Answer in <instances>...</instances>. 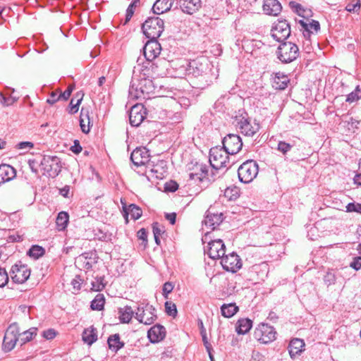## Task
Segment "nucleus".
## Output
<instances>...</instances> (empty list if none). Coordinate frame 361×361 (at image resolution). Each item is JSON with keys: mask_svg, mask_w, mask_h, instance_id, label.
Returning a JSON list of instances; mask_svg holds the SVG:
<instances>
[{"mask_svg": "<svg viewBox=\"0 0 361 361\" xmlns=\"http://www.w3.org/2000/svg\"><path fill=\"white\" fill-rule=\"evenodd\" d=\"M164 29V20L159 17L148 18L142 25V32L148 39H157Z\"/></svg>", "mask_w": 361, "mask_h": 361, "instance_id": "1", "label": "nucleus"}, {"mask_svg": "<svg viewBox=\"0 0 361 361\" xmlns=\"http://www.w3.org/2000/svg\"><path fill=\"white\" fill-rule=\"evenodd\" d=\"M277 56L282 63H290L295 61L299 56V48L293 42H283L277 49Z\"/></svg>", "mask_w": 361, "mask_h": 361, "instance_id": "2", "label": "nucleus"}, {"mask_svg": "<svg viewBox=\"0 0 361 361\" xmlns=\"http://www.w3.org/2000/svg\"><path fill=\"white\" fill-rule=\"evenodd\" d=\"M226 150L223 147H214L209 151V163L215 169L228 167L229 157Z\"/></svg>", "mask_w": 361, "mask_h": 361, "instance_id": "3", "label": "nucleus"}, {"mask_svg": "<svg viewBox=\"0 0 361 361\" xmlns=\"http://www.w3.org/2000/svg\"><path fill=\"white\" fill-rule=\"evenodd\" d=\"M259 171L258 164L250 159L242 164L238 169V175L240 182L249 183L257 176Z\"/></svg>", "mask_w": 361, "mask_h": 361, "instance_id": "4", "label": "nucleus"}, {"mask_svg": "<svg viewBox=\"0 0 361 361\" xmlns=\"http://www.w3.org/2000/svg\"><path fill=\"white\" fill-rule=\"evenodd\" d=\"M236 126L240 133L246 136L252 137L259 130V124L255 121L252 123L251 119L245 114L235 117Z\"/></svg>", "mask_w": 361, "mask_h": 361, "instance_id": "5", "label": "nucleus"}, {"mask_svg": "<svg viewBox=\"0 0 361 361\" xmlns=\"http://www.w3.org/2000/svg\"><path fill=\"white\" fill-rule=\"evenodd\" d=\"M274 328L264 323L259 324L255 329L253 336L262 343H269L276 339Z\"/></svg>", "mask_w": 361, "mask_h": 361, "instance_id": "6", "label": "nucleus"}, {"mask_svg": "<svg viewBox=\"0 0 361 361\" xmlns=\"http://www.w3.org/2000/svg\"><path fill=\"white\" fill-rule=\"evenodd\" d=\"M19 328L16 323L11 324L6 329L3 341V350L5 352L12 350L18 341Z\"/></svg>", "mask_w": 361, "mask_h": 361, "instance_id": "7", "label": "nucleus"}, {"mask_svg": "<svg viewBox=\"0 0 361 361\" xmlns=\"http://www.w3.org/2000/svg\"><path fill=\"white\" fill-rule=\"evenodd\" d=\"M40 166L49 176H56L61 171V161L56 156H44L40 161Z\"/></svg>", "mask_w": 361, "mask_h": 361, "instance_id": "8", "label": "nucleus"}, {"mask_svg": "<svg viewBox=\"0 0 361 361\" xmlns=\"http://www.w3.org/2000/svg\"><path fill=\"white\" fill-rule=\"evenodd\" d=\"M156 310L152 305H146L145 307H138L135 313V318L139 322L145 325H150L157 319Z\"/></svg>", "mask_w": 361, "mask_h": 361, "instance_id": "9", "label": "nucleus"}, {"mask_svg": "<svg viewBox=\"0 0 361 361\" xmlns=\"http://www.w3.org/2000/svg\"><path fill=\"white\" fill-rule=\"evenodd\" d=\"M10 273L11 279L14 283H23L29 279L30 270L27 265L19 262V263L12 266Z\"/></svg>", "mask_w": 361, "mask_h": 361, "instance_id": "10", "label": "nucleus"}, {"mask_svg": "<svg viewBox=\"0 0 361 361\" xmlns=\"http://www.w3.org/2000/svg\"><path fill=\"white\" fill-rule=\"evenodd\" d=\"M290 35V26L286 20H279L271 29V36L278 42H283Z\"/></svg>", "mask_w": 361, "mask_h": 361, "instance_id": "11", "label": "nucleus"}, {"mask_svg": "<svg viewBox=\"0 0 361 361\" xmlns=\"http://www.w3.org/2000/svg\"><path fill=\"white\" fill-rule=\"evenodd\" d=\"M223 147L230 154H237L243 147V142L239 135L236 134H228L223 140Z\"/></svg>", "mask_w": 361, "mask_h": 361, "instance_id": "12", "label": "nucleus"}, {"mask_svg": "<svg viewBox=\"0 0 361 361\" xmlns=\"http://www.w3.org/2000/svg\"><path fill=\"white\" fill-rule=\"evenodd\" d=\"M221 264L224 270L235 273L241 268L242 261L236 253L232 252L221 257Z\"/></svg>", "mask_w": 361, "mask_h": 361, "instance_id": "13", "label": "nucleus"}, {"mask_svg": "<svg viewBox=\"0 0 361 361\" xmlns=\"http://www.w3.org/2000/svg\"><path fill=\"white\" fill-rule=\"evenodd\" d=\"M146 116V109L141 104L133 106L129 113L130 123L133 126L137 127L144 121Z\"/></svg>", "mask_w": 361, "mask_h": 361, "instance_id": "14", "label": "nucleus"}, {"mask_svg": "<svg viewBox=\"0 0 361 361\" xmlns=\"http://www.w3.org/2000/svg\"><path fill=\"white\" fill-rule=\"evenodd\" d=\"M225 245L221 240H214L208 243L207 252L210 258L219 259L225 255Z\"/></svg>", "mask_w": 361, "mask_h": 361, "instance_id": "15", "label": "nucleus"}, {"mask_svg": "<svg viewBox=\"0 0 361 361\" xmlns=\"http://www.w3.org/2000/svg\"><path fill=\"white\" fill-rule=\"evenodd\" d=\"M161 45L157 39H149L143 47V52L147 61H152L156 59L161 52Z\"/></svg>", "mask_w": 361, "mask_h": 361, "instance_id": "16", "label": "nucleus"}, {"mask_svg": "<svg viewBox=\"0 0 361 361\" xmlns=\"http://www.w3.org/2000/svg\"><path fill=\"white\" fill-rule=\"evenodd\" d=\"M130 160L136 166L146 165L149 161V151L143 148H136L130 154Z\"/></svg>", "mask_w": 361, "mask_h": 361, "instance_id": "17", "label": "nucleus"}, {"mask_svg": "<svg viewBox=\"0 0 361 361\" xmlns=\"http://www.w3.org/2000/svg\"><path fill=\"white\" fill-rule=\"evenodd\" d=\"M296 21L300 25L303 36L308 42L313 31L317 32L320 29L319 23L314 20H297Z\"/></svg>", "mask_w": 361, "mask_h": 361, "instance_id": "18", "label": "nucleus"}, {"mask_svg": "<svg viewBox=\"0 0 361 361\" xmlns=\"http://www.w3.org/2000/svg\"><path fill=\"white\" fill-rule=\"evenodd\" d=\"M208 63L206 60H204V63L196 60L190 63L189 71L190 73L192 74L195 78H206L208 74Z\"/></svg>", "mask_w": 361, "mask_h": 361, "instance_id": "19", "label": "nucleus"}, {"mask_svg": "<svg viewBox=\"0 0 361 361\" xmlns=\"http://www.w3.org/2000/svg\"><path fill=\"white\" fill-rule=\"evenodd\" d=\"M165 328L160 325L156 324L150 328L147 331V337L152 343H157L165 338Z\"/></svg>", "mask_w": 361, "mask_h": 361, "instance_id": "20", "label": "nucleus"}, {"mask_svg": "<svg viewBox=\"0 0 361 361\" xmlns=\"http://www.w3.org/2000/svg\"><path fill=\"white\" fill-rule=\"evenodd\" d=\"M16 176V169L8 164L0 165V185L11 181Z\"/></svg>", "mask_w": 361, "mask_h": 361, "instance_id": "21", "label": "nucleus"}, {"mask_svg": "<svg viewBox=\"0 0 361 361\" xmlns=\"http://www.w3.org/2000/svg\"><path fill=\"white\" fill-rule=\"evenodd\" d=\"M282 10V6L278 0H264L263 4L264 12L270 16H277Z\"/></svg>", "mask_w": 361, "mask_h": 361, "instance_id": "22", "label": "nucleus"}, {"mask_svg": "<svg viewBox=\"0 0 361 361\" xmlns=\"http://www.w3.org/2000/svg\"><path fill=\"white\" fill-rule=\"evenodd\" d=\"M222 213L213 214L209 210L207 211L203 224L204 226L212 230H214L216 226H219L223 221Z\"/></svg>", "mask_w": 361, "mask_h": 361, "instance_id": "23", "label": "nucleus"}, {"mask_svg": "<svg viewBox=\"0 0 361 361\" xmlns=\"http://www.w3.org/2000/svg\"><path fill=\"white\" fill-rule=\"evenodd\" d=\"M201 7V0H181L180 8L188 14H192Z\"/></svg>", "mask_w": 361, "mask_h": 361, "instance_id": "24", "label": "nucleus"}, {"mask_svg": "<svg viewBox=\"0 0 361 361\" xmlns=\"http://www.w3.org/2000/svg\"><path fill=\"white\" fill-rule=\"evenodd\" d=\"M173 4V0H157L152 6V11L157 15L164 13L171 8Z\"/></svg>", "mask_w": 361, "mask_h": 361, "instance_id": "25", "label": "nucleus"}, {"mask_svg": "<svg viewBox=\"0 0 361 361\" xmlns=\"http://www.w3.org/2000/svg\"><path fill=\"white\" fill-rule=\"evenodd\" d=\"M305 346L303 340L300 338H293L290 341L288 345V352L291 358H294L296 355H299Z\"/></svg>", "mask_w": 361, "mask_h": 361, "instance_id": "26", "label": "nucleus"}, {"mask_svg": "<svg viewBox=\"0 0 361 361\" xmlns=\"http://www.w3.org/2000/svg\"><path fill=\"white\" fill-rule=\"evenodd\" d=\"M288 82L289 79L286 75L276 73L273 78L272 87L276 90H285Z\"/></svg>", "mask_w": 361, "mask_h": 361, "instance_id": "27", "label": "nucleus"}, {"mask_svg": "<svg viewBox=\"0 0 361 361\" xmlns=\"http://www.w3.org/2000/svg\"><path fill=\"white\" fill-rule=\"evenodd\" d=\"M90 114L87 109L82 108L80 116V126L82 131L84 133H88L90 132Z\"/></svg>", "mask_w": 361, "mask_h": 361, "instance_id": "28", "label": "nucleus"}, {"mask_svg": "<svg viewBox=\"0 0 361 361\" xmlns=\"http://www.w3.org/2000/svg\"><path fill=\"white\" fill-rule=\"evenodd\" d=\"M207 173V166L203 164H197L195 166V171L191 172L189 173V177L190 180H202L203 178H205Z\"/></svg>", "mask_w": 361, "mask_h": 361, "instance_id": "29", "label": "nucleus"}, {"mask_svg": "<svg viewBox=\"0 0 361 361\" xmlns=\"http://www.w3.org/2000/svg\"><path fill=\"white\" fill-rule=\"evenodd\" d=\"M252 326V321L250 319H240L236 324V332L238 334H245L247 333Z\"/></svg>", "mask_w": 361, "mask_h": 361, "instance_id": "30", "label": "nucleus"}, {"mask_svg": "<svg viewBox=\"0 0 361 361\" xmlns=\"http://www.w3.org/2000/svg\"><path fill=\"white\" fill-rule=\"evenodd\" d=\"M124 216L128 221V215L130 214L134 220L138 219L142 216L141 209L134 204H131L128 208L123 207Z\"/></svg>", "mask_w": 361, "mask_h": 361, "instance_id": "31", "label": "nucleus"}, {"mask_svg": "<svg viewBox=\"0 0 361 361\" xmlns=\"http://www.w3.org/2000/svg\"><path fill=\"white\" fill-rule=\"evenodd\" d=\"M107 343L109 348L115 352H117L124 345V343L120 341V336L118 334L110 336L108 338Z\"/></svg>", "mask_w": 361, "mask_h": 361, "instance_id": "32", "label": "nucleus"}, {"mask_svg": "<svg viewBox=\"0 0 361 361\" xmlns=\"http://www.w3.org/2000/svg\"><path fill=\"white\" fill-rule=\"evenodd\" d=\"M133 314L134 312L130 306H126L118 310L119 319L121 323H129Z\"/></svg>", "mask_w": 361, "mask_h": 361, "instance_id": "33", "label": "nucleus"}, {"mask_svg": "<svg viewBox=\"0 0 361 361\" xmlns=\"http://www.w3.org/2000/svg\"><path fill=\"white\" fill-rule=\"evenodd\" d=\"M97 339V329L94 327H91L90 329H85L82 333V340L83 341L88 344L92 345L94 343Z\"/></svg>", "mask_w": 361, "mask_h": 361, "instance_id": "34", "label": "nucleus"}, {"mask_svg": "<svg viewBox=\"0 0 361 361\" xmlns=\"http://www.w3.org/2000/svg\"><path fill=\"white\" fill-rule=\"evenodd\" d=\"M221 311L224 317L230 318L238 311V307L235 303L224 304L221 307Z\"/></svg>", "mask_w": 361, "mask_h": 361, "instance_id": "35", "label": "nucleus"}, {"mask_svg": "<svg viewBox=\"0 0 361 361\" xmlns=\"http://www.w3.org/2000/svg\"><path fill=\"white\" fill-rule=\"evenodd\" d=\"M68 219L69 216L67 212H61L59 213L56 219V224L59 231H63L66 228L68 223Z\"/></svg>", "mask_w": 361, "mask_h": 361, "instance_id": "36", "label": "nucleus"}, {"mask_svg": "<svg viewBox=\"0 0 361 361\" xmlns=\"http://www.w3.org/2000/svg\"><path fill=\"white\" fill-rule=\"evenodd\" d=\"M105 303V298L103 294L98 293L91 302L90 307L93 310L100 311L103 310Z\"/></svg>", "mask_w": 361, "mask_h": 361, "instance_id": "37", "label": "nucleus"}, {"mask_svg": "<svg viewBox=\"0 0 361 361\" xmlns=\"http://www.w3.org/2000/svg\"><path fill=\"white\" fill-rule=\"evenodd\" d=\"M224 196L229 201L235 200L240 196V189L236 186L228 187L224 191Z\"/></svg>", "mask_w": 361, "mask_h": 361, "instance_id": "38", "label": "nucleus"}, {"mask_svg": "<svg viewBox=\"0 0 361 361\" xmlns=\"http://www.w3.org/2000/svg\"><path fill=\"white\" fill-rule=\"evenodd\" d=\"M37 329L32 327L29 329L27 331H25L23 334H20L19 336H20V341L21 342V344H24L27 342H29L31 341L33 338V336L37 335Z\"/></svg>", "mask_w": 361, "mask_h": 361, "instance_id": "39", "label": "nucleus"}, {"mask_svg": "<svg viewBox=\"0 0 361 361\" xmlns=\"http://www.w3.org/2000/svg\"><path fill=\"white\" fill-rule=\"evenodd\" d=\"M44 254V249L39 245H32L27 251V255L34 259H38Z\"/></svg>", "mask_w": 361, "mask_h": 361, "instance_id": "40", "label": "nucleus"}, {"mask_svg": "<svg viewBox=\"0 0 361 361\" xmlns=\"http://www.w3.org/2000/svg\"><path fill=\"white\" fill-rule=\"evenodd\" d=\"M361 99V89L357 86L354 91L350 92L346 96L345 102L348 103H353Z\"/></svg>", "mask_w": 361, "mask_h": 361, "instance_id": "41", "label": "nucleus"}, {"mask_svg": "<svg viewBox=\"0 0 361 361\" xmlns=\"http://www.w3.org/2000/svg\"><path fill=\"white\" fill-rule=\"evenodd\" d=\"M135 85L134 80H132L129 88V94L132 98L137 99L140 97V93H144L145 90L142 89V86H140L138 90L137 87H135Z\"/></svg>", "mask_w": 361, "mask_h": 361, "instance_id": "42", "label": "nucleus"}, {"mask_svg": "<svg viewBox=\"0 0 361 361\" xmlns=\"http://www.w3.org/2000/svg\"><path fill=\"white\" fill-rule=\"evenodd\" d=\"M139 1L140 0H133L128 6L126 10L125 24L131 19L135 12V8L137 6Z\"/></svg>", "mask_w": 361, "mask_h": 361, "instance_id": "43", "label": "nucleus"}, {"mask_svg": "<svg viewBox=\"0 0 361 361\" xmlns=\"http://www.w3.org/2000/svg\"><path fill=\"white\" fill-rule=\"evenodd\" d=\"M104 277H97L95 278V281L92 282V290L94 291H101L105 287V284L104 283Z\"/></svg>", "mask_w": 361, "mask_h": 361, "instance_id": "44", "label": "nucleus"}, {"mask_svg": "<svg viewBox=\"0 0 361 361\" xmlns=\"http://www.w3.org/2000/svg\"><path fill=\"white\" fill-rule=\"evenodd\" d=\"M165 309H166V312L168 315L169 316H172V317H176V314H177V310H176V306L174 303L171 302H165Z\"/></svg>", "mask_w": 361, "mask_h": 361, "instance_id": "45", "label": "nucleus"}, {"mask_svg": "<svg viewBox=\"0 0 361 361\" xmlns=\"http://www.w3.org/2000/svg\"><path fill=\"white\" fill-rule=\"evenodd\" d=\"M289 6L299 16H301L303 10L305 8L300 4H299L296 1H294L289 2Z\"/></svg>", "mask_w": 361, "mask_h": 361, "instance_id": "46", "label": "nucleus"}, {"mask_svg": "<svg viewBox=\"0 0 361 361\" xmlns=\"http://www.w3.org/2000/svg\"><path fill=\"white\" fill-rule=\"evenodd\" d=\"M360 8V0H353V2L349 3L346 6L345 9L348 12H356Z\"/></svg>", "mask_w": 361, "mask_h": 361, "instance_id": "47", "label": "nucleus"}, {"mask_svg": "<svg viewBox=\"0 0 361 361\" xmlns=\"http://www.w3.org/2000/svg\"><path fill=\"white\" fill-rule=\"evenodd\" d=\"M0 97L1 98V103L6 106H10L18 100V97H13L12 95H10L9 97H6L3 94H1Z\"/></svg>", "mask_w": 361, "mask_h": 361, "instance_id": "48", "label": "nucleus"}, {"mask_svg": "<svg viewBox=\"0 0 361 361\" xmlns=\"http://www.w3.org/2000/svg\"><path fill=\"white\" fill-rule=\"evenodd\" d=\"M8 282V275L4 268H0V288L4 287Z\"/></svg>", "mask_w": 361, "mask_h": 361, "instance_id": "49", "label": "nucleus"}, {"mask_svg": "<svg viewBox=\"0 0 361 361\" xmlns=\"http://www.w3.org/2000/svg\"><path fill=\"white\" fill-rule=\"evenodd\" d=\"M346 212H357L361 214V204L350 202L346 206Z\"/></svg>", "mask_w": 361, "mask_h": 361, "instance_id": "50", "label": "nucleus"}, {"mask_svg": "<svg viewBox=\"0 0 361 361\" xmlns=\"http://www.w3.org/2000/svg\"><path fill=\"white\" fill-rule=\"evenodd\" d=\"M292 148V145L286 142L280 141L278 143V150L281 152L283 154L287 153Z\"/></svg>", "mask_w": 361, "mask_h": 361, "instance_id": "51", "label": "nucleus"}, {"mask_svg": "<svg viewBox=\"0 0 361 361\" xmlns=\"http://www.w3.org/2000/svg\"><path fill=\"white\" fill-rule=\"evenodd\" d=\"M94 236L96 238H97L99 240L101 241H109L111 240V235L107 234L106 233L103 232L101 230H98L95 233Z\"/></svg>", "mask_w": 361, "mask_h": 361, "instance_id": "52", "label": "nucleus"}, {"mask_svg": "<svg viewBox=\"0 0 361 361\" xmlns=\"http://www.w3.org/2000/svg\"><path fill=\"white\" fill-rule=\"evenodd\" d=\"M174 286L170 282H166L162 288V294L165 298H168V295L172 292Z\"/></svg>", "mask_w": 361, "mask_h": 361, "instance_id": "53", "label": "nucleus"}, {"mask_svg": "<svg viewBox=\"0 0 361 361\" xmlns=\"http://www.w3.org/2000/svg\"><path fill=\"white\" fill-rule=\"evenodd\" d=\"M350 267L356 271L360 270L361 269V256L355 257L350 262Z\"/></svg>", "mask_w": 361, "mask_h": 361, "instance_id": "54", "label": "nucleus"}, {"mask_svg": "<svg viewBox=\"0 0 361 361\" xmlns=\"http://www.w3.org/2000/svg\"><path fill=\"white\" fill-rule=\"evenodd\" d=\"M324 281L325 283L329 286L331 284H334L336 281V278L334 274L331 272H328L324 278Z\"/></svg>", "mask_w": 361, "mask_h": 361, "instance_id": "55", "label": "nucleus"}, {"mask_svg": "<svg viewBox=\"0 0 361 361\" xmlns=\"http://www.w3.org/2000/svg\"><path fill=\"white\" fill-rule=\"evenodd\" d=\"M165 190L169 192H175L178 188V185L175 181H170L165 184Z\"/></svg>", "mask_w": 361, "mask_h": 361, "instance_id": "56", "label": "nucleus"}, {"mask_svg": "<svg viewBox=\"0 0 361 361\" xmlns=\"http://www.w3.org/2000/svg\"><path fill=\"white\" fill-rule=\"evenodd\" d=\"M59 99H60L59 94L56 92H52L50 94L49 98L47 99V102L50 104H54Z\"/></svg>", "mask_w": 361, "mask_h": 361, "instance_id": "57", "label": "nucleus"}, {"mask_svg": "<svg viewBox=\"0 0 361 361\" xmlns=\"http://www.w3.org/2000/svg\"><path fill=\"white\" fill-rule=\"evenodd\" d=\"M56 334L55 330L49 329L42 332V336L47 340H51L56 336Z\"/></svg>", "mask_w": 361, "mask_h": 361, "instance_id": "58", "label": "nucleus"}, {"mask_svg": "<svg viewBox=\"0 0 361 361\" xmlns=\"http://www.w3.org/2000/svg\"><path fill=\"white\" fill-rule=\"evenodd\" d=\"M81 101H82V98L78 99L77 100L76 103L74 104L73 103V99H71V103H70V106H71V109H70V111H69L70 114H73L76 113L78 111V106H79Z\"/></svg>", "mask_w": 361, "mask_h": 361, "instance_id": "59", "label": "nucleus"}, {"mask_svg": "<svg viewBox=\"0 0 361 361\" xmlns=\"http://www.w3.org/2000/svg\"><path fill=\"white\" fill-rule=\"evenodd\" d=\"M152 231L154 235H161L164 232L163 227L161 226L159 223L155 222L152 224Z\"/></svg>", "mask_w": 361, "mask_h": 361, "instance_id": "60", "label": "nucleus"}, {"mask_svg": "<svg viewBox=\"0 0 361 361\" xmlns=\"http://www.w3.org/2000/svg\"><path fill=\"white\" fill-rule=\"evenodd\" d=\"M82 279L79 276H76L71 281V284L75 290H80L81 288Z\"/></svg>", "mask_w": 361, "mask_h": 361, "instance_id": "61", "label": "nucleus"}, {"mask_svg": "<svg viewBox=\"0 0 361 361\" xmlns=\"http://www.w3.org/2000/svg\"><path fill=\"white\" fill-rule=\"evenodd\" d=\"M201 335L202 337V341H203L204 345L205 348H207V350L208 352H209V350H211V349H212V345L207 340L205 329H203L202 331H201Z\"/></svg>", "mask_w": 361, "mask_h": 361, "instance_id": "62", "label": "nucleus"}, {"mask_svg": "<svg viewBox=\"0 0 361 361\" xmlns=\"http://www.w3.org/2000/svg\"><path fill=\"white\" fill-rule=\"evenodd\" d=\"M73 91V87L69 86L63 92H60L59 96L60 99H63V100H67Z\"/></svg>", "mask_w": 361, "mask_h": 361, "instance_id": "63", "label": "nucleus"}, {"mask_svg": "<svg viewBox=\"0 0 361 361\" xmlns=\"http://www.w3.org/2000/svg\"><path fill=\"white\" fill-rule=\"evenodd\" d=\"M71 150L75 154H79L82 151V147L80 145V142L78 140L74 141V144L71 147Z\"/></svg>", "mask_w": 361, "mask_h": 361, "instance_id": "64", "label": "nucleus"}]
</instances>
